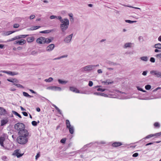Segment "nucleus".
<instances>
[{"label":"nucleus","mask_w":161,"mask_h":161,"mask_svg":"<svg viewBox=\"0 0 161 161\" xmlns=\"http://www.w3.org/2000/svg\"><path fill=\"white\" fill-rule=\"evenodd\" d=\"M19 136L17 139V141L18 143L21 144H24L28 142L27 137L29 135V133H23V134H19Z\"/></svg>","instance_id":"1"},{"label":"nucleus","mask_w":161,"mask_h":161,"mask_svg":"<svg viewBox=\"0 0 161 161\" xmlns=\"http://www.w3.org/2000/svg\"><path fill=\"white\" fill-rule=\"evenodd\" d=\"M15 129L18 131V134H23V133H27L28 131L25 129V125L21 123H18L14 125Z\"/></svg>","instance_id":"2"},{"label":"nucleus","mask_w":161,"mask_h":161,"mask_svg":"<svg viewBox=\"0 0 161 161\" xmlns=\"http://www.w3.org/2000/svg\"><path fill=\"white\" fill-rule=\"evenodd\" d=\"M60 27L62 31L64 32L68 28L69 25V20L65 18L63 21L61 22Z\"/></svg>","instance_id":"3"},{"label":"nucleus","mask_w":161,"mask_h":161,"mask_svg":"<svg viewBox=\"0 0 161 161\" xmlns=\"http://www.w3.org/2000/svg\"><path fill=\"white\" fill-rule=\"evenodd\" d=\"M92 65H89L86 66L82 68L81 69V71L82 72L85 71L91 70L93 69V67Z\"/></svg>","instance_id":"4"},{"label":"nucleus","mask_w":161,"mask_h":161,"mask_svg":"<svg viewBox=\"0 0 161 161\" xmlns=\"http://www.w3.org/2000/svg\"><path fill=\"white\" fill-rule=\"evenodd\" d=\"M150 73L153 75H155L157 77L161 78V72L157 70H152Z\"/></svg>","instance_id":"5"},{"label":"nucleus","mask_w":161,"mask_h":161,"mask_svg":"<svg viewBox=\"0 0 161 161\" xmlns=\"http://www.w3.org/2000/svg\"><path fill=\"white\" fill-rule=\"evenodd\" d=\"M1 72L5 73L9 75L13 76L14 75H17L18 73L16 72H12L11 71H6L5 70H1Z\"/></svg>","instance_id":"6"},{"label":"nucleus","mask_w":161,"mask_h":161,"mask_svg":"<svg viewBox=\"0 0 161 161\" xmlns=\"http://www.w3.org/2000/svg\"><path fill=\"white\" fill-rule=\"evenodd\" d=\"M45 37H41L37 39L36 42L39 44H45Z\"/></svg>","instance_id":"7"},{"label":"nucleus","mask_w":161,"mask_h":161,"mask_svg":"<svg viewBox=\"0 0 161 161\" xmlns=\"http://www.w3.org/2000/svg\"><path fill=\"white\" fill-rule=\"evenodd\" d=\"M73 35V34H71L69 35L68 36L64 39V41L66 43H69L71 41Z\"/></svg>","instance_id":"8"},{"label":"nucleus","mask_w":161,"mask_h":161,"mask_svg":"<svg viewBox=\"0 0 161 161\" xmlns=\"http://www.w3.org/2000/svg\"><path fill=\"white\" fill-rule=\"evenodd\" d=\"M26 43V41L25 40L21 39L20 41H16L14 42V44H19V45H23Z\"/></svg>","instance_id":"9"},{"label":"nucleus","mask_w":161,"mask_h":161,"mask_svg":"<svg viewBox=\"0 0 161 161\" xmlns=\"http://www.w3.org/2000/svg\"><path fill=\"white\" fill-rule=\"evenodd\" d=\"M19 149L15 150L13 154V155H15L18 158L21 157L23 155V154L20 153L19 152Z\"/></svg>","instance_id":"10"},{"label":"nucleus","mask_w":161,"mask_h":161,"mask_svg":"<svg viewBox=\"0 0 161 161\" xmlns=\"http://www.w3.org/2000/svg\"><path fill=\"white\" fill-rule=\"evenodd\" d=\"M54 47L55 46L54 44H50L47 47L46 50V51L48 52H50L53 49Z\"/></svg>","instance_id":"11"},{"label":"nucleus","mask_w":161,"mask_h":161,"mask_svg":"<svg viewBox=\"0 0 161 161\" xmlns=\"http://www.w3.org/2000/svg\"><path fill=\"white\" fill-rule=\"evenodd\" d=\"M14 31H4L2 33V35L3 36H8L14 33Z\"/></svg>","instance_id":"12"},{"label":"nucleus","mask_w":161,"mask_h":161,"mask_svg":"<svg viewBox=\"0 0 161 161\" xmlns=\"http://www.w3.org/2000/svg\"><path fill=\"white\" fill-rule=\"evenodd\" d=\"M122 145V144L120 142H115L113 143L112 144V146L113 147H119V146L121 145Z\"/></svg>","instance_id":"13"},{"label":"nucleus","mask_w":161,"mask_h":161,"mask_svg":"<svg viewBox=\"0 0 161 161\" xmlns=\"http://www.w3.org/2000/svg\"><path fill=\"white\" fill-rule=\"evenodd\" d=\"M102 83L104 85H108L109 84H112L113 83V81L110 82L109 81V80H106V81H102Z\"/></svg>","instance_id":"14"},{"label":"nucleus","mask_w":161,"mask_h":161,"mask_svg":"<svg viewBox=\"0 0 161 161\" xmlns=\"http://www.w3.org/2000/svg\"><path fill=\"white\" fill-rule=\"evenodd\" d=\"M5 140V138L4 136L0 137V144L2 147H3V142Z\"/></svg>","instance_id":"15"},{"label":"nucleus","mask_w":161,"mask_h":161,"mask_svg":"<svg viewBox=\"0 0 161 161\" xmlns=\"http://www.w3.org/2000/svg\"><path fill=\"white\" fill-rule=\"evenodd\" d=\"M6 111L3 108L0 107V115H4L6 113Z\"/></svg>","instance_id":"16"},{"label":"nucleus","mask_w":161,"mask_h":161,"mask_svg":"<svg viewBox=\"0 0 161 161\" xmlns=\"http://www.w3.org/2000/svg\"><path fill=\"white\" fill-rule=\"evenodd\" d=\"M8 121V119H3L1 121V126H2L6 124Z\"/></svg>","instance_id":"17"},{"label":"nucleus","mask_w":161,"mask_h":161,"mask_svg":"<svg viewBox=\"0 0 161 161\" xmlns=\"http://www.w3.org/2000/svg\"><path fill=\"white\" fill-rule=\"evenodd\" d=\"M132 43L130 42L126 43L124 45V48L131 47Z\"/></svg>","instance_id":"18"},{"label":"nucleus","mask_w":161,"mask_h":161,"mask_svg":"<svg viewBox=\"0 0 161 161\" xmlns=\"http://www.w3.org/2000/svg\"><path fill=\"white\" fill-rule=\"evenodd\" d=\"M34 40V38L33 36L29 37L27 38V41L28 42H33Z\"/></svg>","instance_id":"19"},{"label":"nucleus","mask_w":161,"mask_h":161,"mask_svg":"<svg viewBox=\"0 0 161 161\" xmlns=\"http://www.w3.org/2000/svg\"><path fill=\"white\" fill-rule=\"evenodd\" d=\"M28 35H20L19 36H17V39H21V38H25L26 36H28Z\"/></svg>","instance_id":"20"},{"label":"nucleus","mask_w":161,"mask_h":161,"mask_svg":"<svg viewBox=\"0 0 161 161\" xmlns=\"http://www.w3.org/2000/svg\"><path fill=\"white\" fill-rule=\"evenodd\" d=\"M69 130V132L71 134H72L74 132V127L73 126H72L68 128Z\"/></svg>","instance_id":"21"},{"label":"nucleus","mask_w":161,"mask_h":161,"mask_svg":"<svg viewBox=\"0 0 161 161\" xmlns=\"http://www.w3.org/2000/svg\"><path fill=\"white\" fill-rule=\"evenodd\" d=\"M53 40V38L51 39L49 38H45V43H49L52 41Z\"/></svg>","instance_id":"22"},{"label":"nucleus","mask_w":161,"mask_h":161,"mask_svg":"<svg viewBox=\"0 0 161 161\" xmlns=\"http://www.w3.org/2000/svg\"><path fill=\"white\" fill-rule=\"evenodd\" d=\"M7 80L8 81H9V82H12V83H14V82L18 83V81L16 79H8Z\"/></svg>","instance_id":"23"},{"label":"nucleus","mask_w":161,"mask_h":161,"mask_svg":"<svg viewBox=\"0 0 161 161\" xmlns=\"http://www.w3.org/2000/svg\"><path fill=\"white\" fill-rule=\"evenodd\" d=\"M53 31V30H48L40 31V33H48L50 32H51Z\"/></svg>","instance_id":"24"},{"label":"nucleus","mask_w":161,"mask_h":161,"mask_svg":"<svg viewBox=\"0 0 161 161\" xmlns=\"http://www.w3.org/2000/svg\"><path fill=\"white\" fill-rule=\"evenodd\" d=\"M41 26H35L31 27L30 28V30L31 31L34 30L38 29Z\"/></svg>","instance_id":"25"},{"label":"nucleus","mask_w":161,"mask_h":161,"mask_svg":"<svg viewBox=\"0 0 161 161\" xmlns=\"http://www.w3.org/2000/svg\"><path fill=\"white\" fill-rule=\"evenodd\" d=\"M23 95L26 97H28L29 98L32 97H33L32 96H31L29 95L27 93L25 92H23Z\"/></svg>","instance_id":"26"},{"label":"nucleus","mask_w":161,"mask_h":161,"mask_svg":"<svg viewBox=\"0 0 161 161\" xmlns=\"http://www.w3.org/2000/svg\"><path fill=\"white\" fill-rule=\"evenodd\" d=\"M154 47L156 48L161 49V44L160 43H158L155 44Z\"/></svg>","instance_id":"27"},{"label":"nucleus","mask_w":161,"mask_h":161,"mask_svg":"<svg viewBox=\"0 0 161 161\" xmlns=\"http://www.w3.org/2000/svg\"><path fill=\"white\" fill-rule=\"evenodd\" d=\"M66 127L67 128L71 126L70 125V122L69 120H66Z\"/></svg>","instance_id":"28"},{"label":"nucleus","mask_w":161,"mask_h":161,"mask_svg":"<svg viewBox=\"0 0 161 161\" xmlns=\"http://www.w3.org/2000/svg\"><path fill=\"white\" fill-rule=\"evenodd\" d=\"M58 81L59 84H65L67 83V81L62 80L60 79H58Z\"/></svg>","instance_id":"29"},{"label":"nucleus","mask_w":161,"mask_h":161,"mask_svg":"<svg viewBox=\"0 0 161 161\" xmlns=\"http://www.w3.org/2000/svg\"><path fill=\"white\" fill-rule=\"evenodd\" d=\"M140 59L141 60L144 61H147L148 60V58L146 56L141 57Z\"/></svg>","instance_id":"30"},{"label":"nucleus","mask_w":161,"mask_h":161,"mask_svg":"<svg viewBox=\"0 0 161 161\" xmlns=\"http://www.w3.org/2000/svg\"><path fill=\"white\" fill-rule=\"evenodd\" d=\"M53 80V78L52 77H49L48 79H46L44 81L46 82H50L52 81Z\"/></svg>","instance_id":"31"},{"label":"nucleus","mask_w":161,"mask_h":161,"mask_svg":"<svg viewBox=\"0 0 161 161\" xmlns=\"http://www.w3.org/2000/svg\"><path fill=\"white\" fill-rule=\"evenodd\" d=\"M12 113L14 114H15L16 115L18 116L19 118H21V116L17 112H16L15 111H12Z\"/></svg>","instance_id":"32"},{"label":"nucleus","mask_w":161,"mask_h":161,"mask_svg":"<svg viewBox=\"0 0 161 161\" xmlns=\"http://www.w3.org/2000/svg\"><path fill=\"white\" fill-rule=\"evenodd\" d=\"M108 63L109 65H111V66H114V65H117V64H116V63H114L113 62H112L111 61H108Z\"/></svg>","instance_id":"33"},{"label":"nucleus","mask_w":161,"mask_h":161,"mask_svg":"<svg viewBox=\"0 0 161 161\" xmlns=\"http://www.w3.org/2000/svg\"><path fill=\"white\" fill-rule=\"evenodd\" d=\"M55 86H49L47 88V89L48 90H51L53 91H55Z\"/></svg>","instance_id":"34"},{"label":"nucleus","mask_w":161,"mask_h":161,"mask_svg":"<svg viewBox=\"0 0 161 161\" xmlns=\"http://www.w3.org/2000/svg\"><path fill=\"white\" fill-rule=\"evenodd\" d=\"M155 127L159 128L160 126V125L158 122H155L154 124Z\"/></svg>","instance_id":"35"},{"label":"nucleus","mask_w":161,"mask_h":161,"mask_svg":"<svg viewBox=\"0 0 161 161\" xmlns=\"http://www.w3.org/2000/svg\"><path fill=\"white\" fill-rule=\"evenodd\" d=\"M151 86L149 85H147L145 86V88L147 90H149L151 88Z\"/></svg>","instance_id":"36"},{"label":"nucleus","mask_w":161,"mask_h":161,"mask_svg":"<svg viewBox=\"0 0 161 161\" xmlns=\"http://www.w3.org/2000/svg\"><path fill=\"white\" fill-rule=\"evenodd\" d=\"M154 136V134H150V135H149L147 136H146L145 137V138L147 139V138H150L151 137H152Z\"/></svg>","instance_id":"37"},{"label":"nucleus","mask_w":161,"mask_h":161,"mask_svg":"<svg viewBox=\"0 0 161 161\" xmlns=\"http://www.w3.org/2000/svg\"><path fill=\"white\" fill-rule=\"evenodd\" d=\"M61 90H62V89L61 87H58V86H55V91H61Z\"/></svg>","instance_id":"38"},{"label":"nucleus","mask_w":161,"mask_h":161,"mask_svg":"<svg viewBox=\"0 0 161 161\" xmlns=\"http://www.w3.org/2000/svg\"><path fill=\"white\" fill-rule=\"evenodd\" d=\"M17 39V36L14 37L12 38L11 39H10L9 40H8V42L12 41L14 40H15Z\"/></svg>","instance_id":"39"},{"label":"nucleus","mask_w":161,"mask_h":161,"mask_svg":"<svg viewBox=\"0 0 161 161\" xmlns=\"http://www.w3.org/2000/svg\"><path fill=\"white\" fill-rule=\"evenodd\" d=\"M37 123L35 121H33L31 122V124H32V125L34 126H37Z\"/></svg>","instance_id":"40"},{"label":"nucleus","mask_w":161,"mask_h":161,"mask_svg":"<svg viewBox=\"0 0 161 161\" xmlns=\"http://www.w3.org/2000/svg\"><path fill=\"white\" fill-rule=\"evenodd\" d=\"M14 85L17 86V87H21V88H23V86L22 85H21L20 84H14Z\"/></svg>","instance_id":"41"},{"label":"nucleus","mask_w":161,"mask_h":161,"mask_svg":"<svg viewBox=\"0 0 161 161\" xmlns=\"http://www.w3.org/2000/svg\"><path fill=\"white\" fill-rule=\"evenodd\" d=\"M57 19H58L60 20L61 22L63 21L64 20V19H62V17L60 16H58L57 17V18H56Z\"/></svg>","instance_id":"42"},{"label":"nucleus","mask_w":161,"mask_h":161,"mask_svg":"<svg viewBox=\"0 0 161 161\" xmlns=\"http://www.w3.org/2000/svg\"><path fill=\"white\" fill-rule=\"evenodd\" d=\"M73 92H75L76 93H80V91L76 88H75V90H74V91H73Z\"/></svg>","instance_id":"43"},{"label":"nucleus","mask_w":161,"mask_h":161,"mask_svg":"<svg viewBox=\"0 0 161 161\" xmlns=\"http://www.w3.org/2000/svg\"><path fill=\"white\" fill-rule=\"evenodd\" d=\"M106 90V89H102L101 88H98L97 89V91H101V92H103V91H104Z\"/></svg>","instance_id":"44"},{"label":"nucleus","mask_w":161,"mask_h":161,"mask_svg":"<svg viewBox=\"0 0 161 161\" xmlns=\"http://www.w3.org/2000/svg\"><path fill=\"white\" fill-rule=\"evenodd\" d=\"M154 136H159L161 135V132L154 134Z\"/></svg>","instance_id":"45"},{"label":"nucleus","mask_w":161,"mask_h":161,"mask_svg":"<svg viewBox=\"0 0 161 161\" xmlns=\"http://www.w3.org/2000/svg\"><path fill=\"white\" fill-rule=\"evenodd\" d=\"M66 139L65 138H63L61 141L60 142L63 143H64L66 142Z\"/></svg>","instance_id":"46"},{"label":"nucleus","mask_w":161,"mask_h":161,"mask_svg":"<svg viewBox=\"0 0 161 161\" xmlns=\"http://www.w3.org/2000/svg\"><path fill=\"white\" fill-rule=\"evenodd\" d=\"M93 83L91 81H89L88 83V86H92L93 85Z\"/></svg>","instance_id":"47"},{"label":"nucleus","mask_w":161,"mask_h":161,"mask_svg":"<svg viewBox=\"0 0 161 161\" xmlns=\"http://www.w3.org/2000/svg\"><path fill=\"white\" fill-rule=\"evenodd\" d=\"M50 18L51 19H53L55 18H57V17L55 15H51L50 17Z\"/></svg>","instance_id":"48"},{"label":"nucleus","mask_w":161,"mask_h":161,"mask_svg":"<svg viewBox=\"0 0 161 161\" xmlns=\"http://www.w3.org/2000/svg\"><path fill=\"white\" fill-rule=\"evenodd\" d=\"M19 26V25L17 24H15L14 25L13 27L14 28H17Z\"/></svg>","instance_id":"49"},{"label":"nucleus","mask_w":161,"mask_h":161,"mask_svg":"<svg viewBox=\"0 0 161 161\" xmlns=\"http://www.w3.org/2000/svg\"><path fill=\"white\" fill-rule=\"evenodd\" d=\"M150 61L153 63H154L155 61V58L153 57H152L150 59Z\"/></svg>","instance_id":"50"},{"label":"nucleus","mask_w":161,"mask_h":161,"mask_svg":"<svg viewBox=\"0 0 161 161\" xmlns=\"http://www.w3.org/2000/svg\"><path fill=\"white\" fill-rule=\"evenodd\" d=\"M125 22L127 23H129L131 24L133 23V22L132 21L129 20H125Z\"/></svg>","instance_id":"51"},{"label":"nucleus","mask_w":161,"mask_h":161,"mask_svg":"<svg viewBox=\"0 0 161 161\" xmlns=\"http://www.w3.org/2000/svg\"><path fill=\"white\" fill-rule=\"evenodd\" d=\"M75 87H69V90L71 91H72V92H73V91H74V90H75Z\"/></svg>","instance_id":"52"},{"label":"nucleus","mask_w":161,"mask_h":161,"mask_svg":"<svg viewBox=\"0 0 161 161\" xmlns=\"http://www.w3.org/2000/svg\"><path fill=\"white\" fill-rule=\"evenodd\" d=\"M147 72H148L147 71H144L142 73V75H144V76L146 75H147Z\"/></svg>","instance_id":"53"},{"label":"nucleus","mask_w":161,"mask_h":161,"mask_svg":"<svg viewBox=\"0 0 161 161\" xmlns=\"http://www.w3.org/2000/svg\"><path fill=\"white\" fill-rule=\"evenodd\" d=\"M138 153H135L133 154L132 156L134 157H136L138 156Z\"/></svg>","instance_id":"54"},{"label":"nucleus","mask_w":161,"mask_h":161,"mask_svg":"<svg viewBox=\"0 0 161 161\" xmlns=\"http://www.w3.org/2000/svg\"><path fill=\"white\" fill-rule=\"evenodd\" d=\"M93 94L97 96H101V93L100 92H94Z\"/></svg>","instance_id":"55"},{"label":"nucleus","mask_w":161,"mask_h":161,"mask_svg":"<svg viewBox=\"0 0 161 161\" xmlns=\"http://www.w3.org/2000/svg\"><path fill=\"white\" fill-rule=\"evenodd\" d=\"M35 16L34 15H31L30 16V19H32L34 18Z\"/></svg>","instance_id":"56"},{"label":"nucleus","mask_w":161,"mask_h":161,"mask_svg":"<svg viewBox=\"0 0 161 161\" xmlns=\"http://www.w3.org/2000/svg\"><path fill=\"white\" fill-rule=\"evenodd\" d=\"M22 114L24 115V116H28V114L26 112H22Z\"/></svg>","instance_id":"57"},{"label":"nucleus","mask_w":161,"mask_h":161,"mask_svg":"<svg viewBox=\"0 0 161 161\" xmlns=\"http://www.w3.org/2000/svg\"><path fill=\"white\" fill-rule=\"evenodd\" d=\"M154 52L156 53L161 52V50H158V49H156L154 50Z\"/></svg>","instance_id":"58"},{"label":"nucleus","mask_w":161,"mask_h":161,"mask_svg":"<svg viewBox=\"0 0 161 161\" xmlns=\"http://www.w3.org/2000/svg\"><path fill=\"white\" fill-rule=\"evenodd\" d=\"M67 56L68 55H64L60 56L61 59L64 58H66L67 57Z\"/></svg>","instance_id":"59"},{"label":"nucleus","mask_w":161,"mask_h":161,"mask_svg":"<svg viewBox=\"0 0 161 161\" xmlns=\"http://www.w3.org/2000/svg\"><path fill=\"white\" fill-rule=\"evenodd\" d=\"M101 96L105 97H107L108 96L107 94L104 93H101Z\"/></svg>","instance_id":"60"},{"label":"nucleus","mask_w":161,"mask_h":161,"mask_svg":"<svg viewBox=\"0 0 161 161\" xmlns=\"http://www.w3.org/2000/svg\"><path fill=\"white\" fill-rule=\"evenodd\" d=\"M61 59L60 56L59 57H58L53 59V60H58Z\"/></svg>","instance_id":"61"},{"label":"nucleus","mask_w":161,"mask_h":161,"mask_svg":"<svg viewBox=\"0 0 161 161\" xmlns=\"http://www.w3.org/2000/svg\"><path fill=\"white\" fill-rule=\"evenodd\" d=\"M40 155L39 153L37 154L36 155V159H37V158L40 157Z\"/></svg>","instance_id":"62"},{"label":"nucleus","mask_w":161,"mask_h":161,"mask_svg":"<svg viewBox=\"0 0 161 161\" xmlns=\"http://www.w3.org/2000/svg\"><path fill=\"white\" fill-rule=\"evenodd\" d=\"M97 71L98 73L99 74L101 73H102V71L101 69H98L97 70Z\"/></svg>","instance_id":"63"},{"label":"nucleus","mask_w":161,"mask_h":161,"mask_svg":"<svg viewBox=\"0 0 161 161\" xmlns=\"http://www.w3.org/2000/svg\"><path fill=\"white\" fill-rule=\"evenodd\" d=\"M157 57L161 58V53L157 54L156 55Z\"/></svg>","instance_id":"64"}]
</instances>
